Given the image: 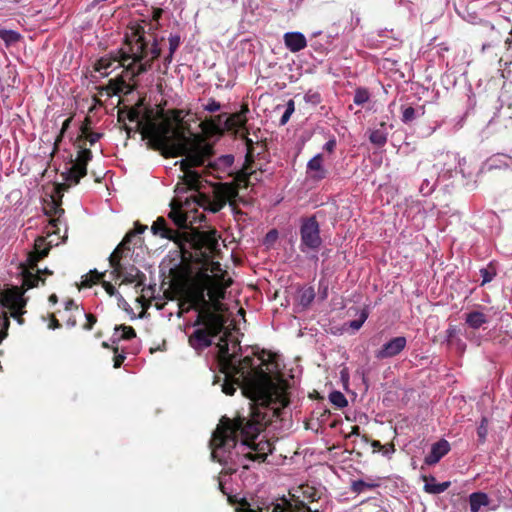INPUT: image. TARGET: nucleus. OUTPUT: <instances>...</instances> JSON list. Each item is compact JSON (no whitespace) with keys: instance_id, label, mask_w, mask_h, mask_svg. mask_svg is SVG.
Returning a JSON list of instances; mask_svg holds the SVG:
<instances>
[{"instance_id":"1","label":"nucleus","mask_w":512,"mask_h":512,"mask_svg":"<svg viewBox=\"0 0 512 512\" xmlns=\"http://www.w3.org/2000/svg\"><path fill=\"white\" fill-rule=\"evenodd\" d=\"M284 407L280 403L272 404L269 408L252 407L245 412H237L234 418L222 416L216 429L213 431L210 448L214 460L222 465L235 463L233 449L237 448L238 439L240 447L249 449L243 458L250 461L264 462L271 453V444L268 441L255 443V439L269 425L273 418H279Z\"/></svg>"},{"instance_id":"2","label":"nucleus","mask_w":512,"mask_h":512,"mask_svg":"<svg viewBox=\"0 0 512 512\" xmlns=\"http://www.w3.org/2000/svg\"><path fill=\"white\" fill-rule=\"evenodd\" d=\"M218 348V365L225 375L223 393L232 396L237 387L241 388L242 394L250 400L248 409L256 406L269 408L270 405L277 403L282 407L289 405L290 400L284 388L264 369L268 366V360L264 358L265 351L258 357L260 364L255 365L252 356L240 359L237 353H230L226 340L221 339Z\"/></svg>"},{"instance_id":"3","label":"nucleus","mask_w":512,"mask_h":512,"mask_svg":"<svg viewBox=\"0 0 512 512\" xmlns=\"http://www.w3.org/2000/svg\"><path fill=\"white\" fill-rule=\"evenodd\" d=\"M161 55L157 37L153 33L147 35L145 27L141 23H131L127 27L124 42L121 48L109 56L101 57L94 65L97 72L108 75L107 70L118 63L122 67V75L110 79L101 90L106 91L107 96L120 93L129 94L137 89V84H130L126 79L134 80L137 76L151 70L153 63Z\"/></svg>"},{"instance_id":"4","label":"nucleus","mask_w":512,"mask_h":512,"mask_svg":"<svg viewBox=\"0 0 512 512\" xmlns=\"http://www.w3.org/2000/svg\"><path fill=\"white\" fill-rule=\"evenodd\" d=\"M138 131L143 139H147L149 148L160 151L164 157H172L178 151L186 133L174 129L169 118H166L163 109L154 113L153 109L146 108L143 120L138 121Z\"/></svg>"},{"instance_id":"5","label":"nucleus","mask_w":512,"mask_h":512,"mask_svg":"<svg viewBox=\"0 0 512 512\" xmlns=\"http://www.w3.org/2000/svg\"><path fill=\"white\" fill-rule=\"evenodd\" d=\"M170 206L171 211L168 217L178 229L169 227L164 217H158L152 224L151 231L156 236L173 241L183 249L185 242L189 241V235L186 232H180L179 229H188L192 224L191 222L188 224V208L185 206V202L183 203L180 199L172 200Z\"/></svg>"},{"instance_id":"6","label":"nucleus","mask_w":512,"mask_h":512,"mask_svg":"<svg viewBox=\"0 0 512 512\" xmlns=\"http://www.w3.org/2000/svg\"><path fill=\"white\" fill-rule=\"evenodd\" d=\"M225 324L226 317L222 313L197 314L193 326L198 328L189 336V345L198 352L210 347L213 338L223 331Z\"/></svg>"},{"instance_id":"7","label":"nucleus","mask_w":512,"mask_h":512,"mask_svg":"<svg viewBox=\"0 0 512 512\" xmlns=\"http://www.w3.org/2000/svg\"><path fill=\"white\" fill-rule=\"evenodd\" d=\"M211 279L212 275L202 272L194 281L183 288L179 299V306L187 305V308H183L185 312L195 310L197 314H202L203 312L218 313L212 310V305L206 299V291Z\"/></svg>"},{"instance_id":"8","label":"nucleus","mask_w":512,"mask_h":512,"mask_svg":"<svg viewBox=\"0 0 512 512\" xmlns=\"http://www.w3.org/2000/svg\"><path fill=\"white\" fill-rule=\"evenodd\" d=\"M178 151L172 153V157L185 156L186 158L180 161L181 169L185 171L191 170L192 167H199L204 165L206 159L212 155V147L205 143L202 138L196 133L185 135L182 139V144L178 145Z\"/></svg>"},{"instance_id":"9","label":"nucleus","mask_w":512,"mask_h":512,"mask_svg":"<svg viewBox=\"0 0 512 512\" xmlns=\"http://www.w3.org/2000/svg\"><path fill=\"white\" fill-rule=\"evenodd\" d=\"M182 182L178 183L175 191L177 193L184 192L186 190H193L196 192L193 196L185 200V206L190 207L191 202L196 203L198 206L208 210V204H210V197L206 194L200 193L201 188V176L198 172L193 170L185 171L181 177Z\"/></svg>"},{"instance_id":"10","label":"nucleus","mask_w":512,"mask_h":512,"mask_svg":"<svg viewBox=\"0 0 512 512\" xmlns=\"http://www.w3.org/2000/svg\"><path fill=\"white\" fill-rule=\"evenodd\" d=\"M242 512H319L318 509H311L307 504L303 501L295 499L293 501L282 497L277 499L275 502H271L270 504L259 508L258 511H255L250 508L249 503L246 500L241 502Z\"/></svg>"},{"instance_id":"11","label":"nucleus","mask_w":512,"mask_h":512,"mask_svg":"<svg viewBox=\"0 0 512 512\" xmlns=\"http://www.w3.org/2000/svg\"><path fill=\"white\" fill-rule=\"evenodd\" d=\"M78 155L73 165L62 176L68 185L60 184L59 189H67L71 184L77 185L80 180L87 175V165L92 160V151L84 144L78 143Z\"/></svg>"},{"instance_id":"12","label":"nucleus","mask_w":512,"mask_h":512,"mask_svg":"<svg viewBox=\"0 0 512 512\" xmlns=\"http://www.w3.org/2000/svg\"><path fill=\"white\" fill-rule=\"evenodd\" d=\"M238 196V187L234 183H220L214 190L213 198L210 199L208 210L213 213L219 212L227 203L234 206V200Z\"/></svg>"},{"instance_id":"13","label":"nucleus","mask_w":512,"mask_h":512,"mask_svg":"<svg viewBox=\"0 0 512 512\" xmlns=\"http://www.w3.org/2000/svg\"><path fill=\"white\" fill-rule=\"evenodd\" d=\"M301 245L311 250H317L321 244L320 228L315 216L302 221L300 228Z\"/></svg>"},{"instance_id":"14","label":"nucleus","mask_w":512,"mask_h":512,"mask_svg":"<svg viewBox=\"0 0 512 512\" xmlns=\"http://www.w3.org/2000/svg\"><path fill=\"white\" fill-rule=\"evenodd\" d=\"M252 164L253 160L251 159V155L247 154L245 165L235 173L234 180L231 182L238 187V191L248 188L250 185H253L254 182L261 180L258 172L252 169Z\"/></svg>"},{"instance_id":"15","label":"nucleus","mask_w":512,"mask_h":512,"mask_svg":"<svg viewBox=\"0 0 512 512\" xmlns=\"http://www.w3.org/2000/svg\"><path fill=\"white\" fill-rule=\"evenodd\" d=\"M223 275H213L212 279L209 281L208 289L206 291V296L209 297V302L212 305V310H215L219 313L222 311L221 300L225 297V290L227 285L223 284Z\"/></svg>"},{"instance_id":"16","label":"nucleus","mask_w":512,"mask_h":512,"mask_svg":"<svg viewBox=\"0 0 512 512\" xmlns=\"http://www.w3.org/2000/svg\"><path fill=\"white\" fill-rule=\"evenodd\" d=\"M50 251V246L47 245L44 237H37L34 243V249L27 254L25 262L20 263L19 267L29 269H37V264L40 260L44 259Z\"/></svg>"},{"instance_id":"17","label":"nucleus","mask_w":512,"mask_h":512,"mask_svg":"<svg viewBox=\"0 0 512 512\" xmlns=\"http://www.w3.org/2000/svg\"><path fill=\"white\" fill-rule=\"evenodd\" d=\"M406 345L407 339L404 336L394 337L375 351V358L381 360L395 357L406 348Z\"/></svg>"},{"instance_id":"18","label":"nucleus","mask_w":512,"mask_h":512,"mask_svg":"<svg viewBox=\"0 0 512 512\" xmlns=\"http://www.w3.org/2000/svg\"><path fill=\"white\" fill-rule=\"evenodd\" d=\"M323 155L317 154L311 158L306 166L307 179L320 182L328 176V170L323 165Z\"/></svg>"},{"instance_id":"19","label":"nucleus","mask_w":512,"mask_h":512,"mask_svg":"<svg viewBox=\"0 0 512 512\" xmlns=\"http://www.w3.org/2000/svg\"><path fill=\"white\" fill-rule=\"evenodd\" d=\"M248 111V106L246 104H243L241 106L240 111L235 112L229 116H226V119L224 120V131H232L245 127L247 123L246 114L248 113Z\"/></svg>"},{"instance_id":"20","label":"nucleus","mask_w":512,"mask_h":512,"mask_svg":"<svg viewBox=\"0 0 512 512\" xmlns=\"http://www.w3.org/2000/svg\"><path fill=\"white\" fill-rule=\"evenodd\" d=\"M450 451V444L447 440L441 439L440 441L434 443L431 447V451L428 455H426L424 462L425 464L431 466L440 461L442 457H444Z\"/></svg>"},{"instance_id":"21","label":"nucleus","mask_w":512,"mask_h":512,"mask_svg":"<svg viewBox=\"0 0 512 512\" xmlns=\"http://www.w3.org/2000/svg\"><path fill=\"white\" fill-rule=\"evenodd\" d=\"M19 270L22 277V286L20 287L25 289V292L28 289L37 287L39 282L45 284V279L41 278L39 269H36V273L33 272L35 269H29L25 267H19Z\"/></svg>"},{"instance_id":"22","label":"nucleus","mask_w":512,"mask_h":512,"mask_svg":"<svg viewBox=\"0 0 512 512\" xmlns=\"http://www.w3.org/2000/svg\"><path fill=\"white\" fill-rule=\"evenodd\" d=\"M283 38L286 48L293 53L299 52L307 46V40L301 32H287Z\"/></svg>"},{"instance_id":"23","label":"nucleus","mask_w":512,"mask_h":512,"mask_svg":"<svg viewBox=\"0 0 512 512\" xmlns=\"http://www.w3.org/2000/svg\"><path fill=\"white\" fill-rule=\"evenodd\" d=\"M146 281V275L141 272L138 268L135 266H131L129 270H124L123 280L122 283L125 284H132L135 283L136 287L142 286L145 284Z\"/></svg>"},{"instance_id":"24","label":"nucleus","mask_w":512,"mask_h":512,"mask_svg":"<svg viewBox=\"0 0 512 512\" xmlns=\"http://www.w3.org/2000/svg\"><path fill=\"white\" fill-rule=\"evenodd\" d=\"M490 503L488 495L484 492H474L469 496V505L471 512H479L481 507Z\"/></svg>"},{"instance_id":"25","label":"nucleus","mask_w":512,"mask_h":512,"mask_svg":"<svg viewBox=\"0 0 512 512\" xmlns=\"http://www.w3.org/2000/svg\"><path fill=\"white\" fill-rule=\"evenodd\" d=\"M183 113V110L172 109L169 111L170 117L168 118L170 119L171 123L174 122L176 124L177 127L175 129H179L181 131H184L186 135H190V133H192L190 130V125L184 122Z\"/></svg>"},{"instance_id":"26","label":"nucleus","mask_w":512,"mask_h":512,"mask_svg":"<svg viewBox=\"0 0 512 512\" xmlns=\"http://www.w3.org/2000/svg\"><path fill=\"white\" fill-rule=\"evenodd\" d=\"M466 324L473 328L479 329L482 325L488 322L487 316L480 311H472L465 315Z\"/></svg>"},{"instance_id":"27","label":"nucleus","mask_w":512,"mask_h":512,"mask_svg":"<svg viewBox=\"0 0 512 512\" xmlns=\"http://www.w3.org/2000/svg\"><path fill=\"white\" fill-rule=\"evenodd\" d=\"M380 126L381 128L372 130L369 135L370 142L378 147L384 146L387 142V133L385 132L384 129L385 123L382 122Z\"/></svg>"},{"instance_id":"28","label":"nucleus","mask_w":512,"mask_h":512,"mask_svg":"<svg viewBox=\"0 0 512 512\" xmlns=\"http://www.w3.org/2000/svg\"><path fill=\"white\" fill-rule=\"evenodd\" d=\"M105 273H100L96 269L90 270L85 276H83V280L81 282L82 287L90 288L97 283H101Z\"/></svg>"},{"instance_id":"29","label":"nucleus","mask_w":512,"mask_h":512,"mask_svg":"<svg viewBox=\"0 0 512 512\" xmlns=\"http://www.w3.org/2000/svg\"><path fill=\"white\" fill-rule=\"evenodd\" d=\"M479 272L482 276L481 286L491 282L497 275V271L493 263H489L487 267L481 268Z\"/></svg>"},{"instance_id":"30","label":"nucleus","mask_w":512,"mask_h":512,"mask_svg":"<svg viewBox=\"0 0 512 512\" xmlns=\"http://www.w3.org/2000/svg\"><path fill=\"white\" fill-rule=\"evenodd\" d=\"M376 487H378V483L356 480L352 482L351 490L352 492L359 494L364 492L365 490L374 489Z\"/></svg>"},{"instance_id":"31","label":"nucleus","mask_w":512,"mask_h":512,"mask_svg":"<svg viewBox=\"0 0 512 512\" xmlns=\"http://www.w3.org/2000/svg\"><path fill=\"white\" fill-rule=\"evenodd\" d=\"M330 402L337 408H344L348 402L344 394L340 391H333L329 395Z\"/></svg>"},{"instance_id":"32","label":"nucleus","mask_w":512,"mask_h":512,"mask_svg":"<svg viewBox=\"0 0 512 512\" xmlns=\"http://www.w3.org/2000/svg\"><path fill=\"white\" fill-rule=\"evenodd\" d=\"M315 298V291L313 287L305 288L300 293V304L304 307L309 306Z\"/></svg>"},{"instance_id":"33","label":"nucleus","mask_w":512,"mask_h":512,"mask_svg":"<svg viewBox=\"0 0 512 512\" xmlns=\"http://www.w3.org/2000/svg\"><path fill=\"white\" fill-rule=\"evenodd\" d=\"M450 486V482H442L437 484L426 483L424 489L428 493L440 494L446 491Z\"/></svg>"},{"instance_id":"34","label":"nucleus","mask_w":512,"mask_h":512,"mask_svg":"<svg viewBox=\"0 0 512 512\" xmlns=\"http://www.w3.org/2000/svg\"><path fill=\"white\" fill-rule=\"evenodd\" d=\"M0 343L8 336V329L10 326V319L7 312H3L0 316Z\"/></svg>"},{"instance_id":"35","label":"nucleus","mask_w":512,"mask_h":512,"mask_svg":"<svg viewBox=\"0 0 512 512\" xmlns=\"http://www.w3.org/2000/svg\"><path fill=\"white\" fill-rule=\"evenodd\" d=\"M370 98L369 92L365 88H357L354 95V103L357 105L365 104Z\"/></svg>"},{"instance_id":"36","label":"nucleus","mask_w":512,"mask_h":512,"mask_svg":"<svg viewBox=\"0 0 512 512\" xmlns=\"http://www.w3.org/2000/svg\"><path fill=\"white\" fill-rule=\"evenodd\" d=\"M115 330L122 331L121 339L130 340V339L136 337V331L132 326H127V325L122 324V325L116 326Z\"/></svg>"},{"instance_id":"37","label":"nucleus","mask_w":512,"mask_h":512,"mask_svg":"<svg viewBox=\"0 0 512 512\" xmlns=\"http://www.w3.org/2000/svg\"><path fill=\"white\" fill-rule=\"evenodd\" d=\"M201 127L203 130H209L213 133H223L224 132V127L219 128V124L217 122H215V120H212L211 118L203 121L201 123Z\"/></svg>"},{"instance_id":"38","label":"nucleus","mask_w":512,"mask_h":512,"mask_svg":"<svg viewBox=\"0 0 512 512\" xmlns=\"http://www.w3.org/2000/svg\"><path fill=\"white\" fill-rule=\"evenodd\" d=\"M0 38L6 43H12L19 40L20 35L12 30L0 29Z\"/></svg>"},{"instance_id":"39","label":"nucleus","mask_w":512,"mask_h":512,"mask_svg":"<svg viewBox=\"0 0 512 512\" xmlns=\"http://www.w3.org/2000/svg\"><path fill=\"white\" fill-rule=\"evenodd\" d=\"M122 258H123V250H120V248H115L114 251L109 256L110 266L122 265V263H121Z\"/></svg>"},{"instance_id":"40","label":"nucleus","mask_w":512,"mask_h":512,"mask_svg":"<svg viewBox=\"0 0 512 512\" xmlns=\"http://www.w3.org/2000/svg\"><path fill=\"white\" fill-rule=\"evenodd\" d=\"M125 110H126L127 119L130 122L136 121L138 123V121H142L143 120V117L140 119L141 111L138 110L137 108H134L133 106L132 107H125Z\"/></svg>"},{"instance_id":"41","label":"nucleus","mask_w":512,"mask_h":512,"mask_svg":"<svg viewBox=\"0 0 512 512\" xmlns=\"http://www.w3.org/2000/svg\"><path fill=\"white\" fill-rule=\"evenodd\" d=\"M416 118V110L411 107V106H408V107H405L402 111V118L401 120L404 122V123H410L412 122L413 120H415Z\"/></svg>"},{"instance_id":"42","label":"nucleus","mask_w":512,"mask_h":512,"mask_svg":"<svg viewBox=\"0 0 512 512\" xmlns=\"http://www.w3.org/2000/svg\"><path fill=\"white\" fill-rule=\"evenodd\" d=\"M488 434L487 420L483 418L480 425L477 428V435L480 443H484Z\"/></svg>"},{"instance_id":"43","label":"nucleus","mask_w":512,"mask_h":512,"mask_svg":"<svg viewBox=\"0 0 512 512\" xmlns=\"http://www.w3.org/2000/svg\"><path fill=\"white\" fill-rule=\"evenodd\" d=\"M113 349V352H114V357H113V366L114 368H120L121 365L123 364L124 360L126 359V355L124 352L122 353H119L118 352V347H112Z\"/></svg>"},{"instance_id":"44","label":"nucleus","mask_w":512,"mask_h":512,"mask_svg":"<svg viewBox=\"0 0 512 512\" xmlns=\"http://www.w3.org/2000/svg\"><path fill=\"white\" fill-rule=\"evenodd\" d=\"M25 307H17L15 309H10V316L13 317L20 325L24 323L23 314L26 312L24 310Z\"/></svg>"},{"instance_id":"45","label":"nucleus","mask_w":512,"mask_h":512,"mask_svg":"<svg viewBox=\"0 0 512 512\" xmlns=\"http://www.w3.org/2000/svg\"><path fill=\"white\" fill-rule=\"evenodd\" d=\"M168 40H169V52H171V54H174L175 51L180 46V43H181L180 36L179 35H171Z\"/></svg>"},{"instance_id":"46","label":"nucleus","mask_w":512,"mask_h":512,"mask_svg":"<svg viewBox=\"0 0 512 512\" xmlns=\"http://www.w3.org/2000/svg\"><path fill=\"white\" fill-rule=\"evenodd\" d=\"M91 123V120L90 118H86L85 119V122L82 124L81 126V135L77 138V143H80L83 141L84 137L88 134V133H91L90 131V125Z\"/></svg>"},{"instance_id":"47","label":"nucleus","mask_w":512,"mask_h":512,"mask_svg":"<svg viewBox=\"0 0 512 512\" xmlns=\"http://www.w3.org/2000/svg\"><path fill=\"white\" fill-rule=\"evenodd\" d=\"M204 109L208 112H217L221 109V105L215 99L210 98L208 104L204 106Z\"/></svg>"},{"instance_id":"48","label":"nucleus","mask_w":512,"mask_h":512,"mask_svg":"<svg viewBox=\"0 0 512 512\" xmlns=\"http://www.w3.org/2000/svg\"><path fill=\"white\" fill-rule=\"evenodd\" d=\"M84 315L86 317V323L84 324L83 328L85 330H91L95 323L97 322V318L95 315L91 313H84Z\"/></svg>"},{"instance_id":"49","label":"nucleus","mask_w":512,"mask_h":512,"mask_svg":"<svg viewBox=\"0 0 512 512\" xmlns=\"http://www.w3.org/2000/svg\"><path fill=\"white\" fill-rule=\"evenodd\" d=\"M103 136L102 133H98V132H91V133H88L84 139L86 141L89 142V144L92 146L94 145L101 137Z\"/></svg>"},{"instance_id":"50","label":"nucleus","mask_w":512,"mask_h":512,"mask_svg":"<svg viewBox=\"0 0 512 512\" xmlns=\"http://www.w3.org/2000/svg\"><path fill=\"white\" fill-rule=\"evenodd\" d=\"M112 267V271H111V276L114 280H117V279H120L121 277H123L124 275V266L123 265H120V266H111Z\"/></svg>"},{"instance_id":"51","label":"nucleus","mask_w":512,"mask_h":512,"mask_svg":"<svg viewBox=\"0 0 512 512\" xmlns=\"http://www.w3.org/2000/svg\"><path fill=\"white\" fill-rule=\"evenodd\" d=\"M101 284L109 296L117 294L116 288L110 282L102 280Z\"/></svg>"},{"instance_id":"52","label":"nucleus","mask_w":512,"mask_h":512,"mask_svg":"<svg viewBox=\"0 0 512 512\" xmlns=\"http://www.w3.org/2000/svg\"><path fill=\"white\" fill-rule=\"evenodd\" d=\"M335 148H336V139L334 137L329 139L324 145V150L329 153H333Z\"/></svg>"},{"instance_id":"53","label":"nucleus","mask_w":512,"mask_h":512,"mask_svg":"<svg viewBox=\"0 0 512 512\" xmlns=\"http://www.w3.org/2000/svg\"><path fill=\"white\" fill-rule=\"evenodd\" d=\"M203 240L209 249H214L217 245L216 239L208 235H205Z\"/></svg>"},{"instance_id":"54","label":"nucleus","mask_w":512,"mask_h":512,"mask_svg":"<svg viewBox=\"0 0 512 512\" xmlns=\"http://www.w3.org/2000/svg\"><path fill=\"white\" fill-rule=\"evenodd\" d=\"M48 327L53 330L61 327L59 320L55 317L54 314L51 315V319H50V323H49Z\"/></svg>"},{"instance_id":"55","label":"nucleus","mask_w":512,"mask_h":512,"mask_svg":"<svg viewBox=\"0 0 512 512\" xmlns=\"http://www.w3.org/2000/svg\"><path fill=\"white\" fill-rule=\"evenodd\" d=\"M163 9L161 8H154L152 11V21L158 22L159 19L162 17Z\"/></svg>"},{"instance_id":"56","label":"nucleus","mask_w":512,"mask_h":512,"mask_svg":"<svg viewBox=\"0 0 512 512\" xmlns=\"http://www.w3.org/2000/svg\"><path fill=\"white\" fill-rule=\"evenodd\" d=\"M65 309L67 311H70L71 309H75L79 314H81V311L78 309V306L76 305V303L72 299H69L66 302Z\"/></svg>"},{"instance_id":"57","label":"nucleus","mask_w":512,"mask_h":512,"mask_svg":"<svg viewBox=\"0 0 512 512\" xmlns=\"http://www.w3.org/2000/svg\"><path fill=\"white\" fill-rule=\"evenodd\" d=\"M63 137L64 134L60 131L54 142L53 153H56L59 150V144L62 142Z\"/></svg>"},{"instance_id":"58","label":"nucleus","mask_w":512,"mask_h":512,"mask_svg":"<svg viewBox=\"0 0 512 512\" xmlns=\"http://www.w3.org/2000/svg\"><path fill=\"white\" fill-rule=\"evenodd\" d=\"M135 237V232H128L124 238L122 239V245L124 244H130L132 242V239Z\"/></svg>"},{"instance_id":"59","label":"nucleus","mask_w":512,"mask_h":512,"mask_svg":"<svg viewBox=\"0 0 512 512\" xmlns=\"http://www.w3.org/2000/svg\"><path fill=\"white\" fill-rule=\"evenodd\" d=\"M77 324L76 316H69L65 321V325L69 328L75 327Z\"/></svg>"},{"instance_id":"60","label":"nucleus","mask_w":512,"mask_h":512,"mask_svg":"<svg viewBox=\"0 0 512 512\" xmlns=\"http://www.w3.org/2000/svg\"><path fill=\"white\" fill-rule=\"evenodd\" d=\"M147 229V226L142 225L140 223H135V229L132 232H135V236L137 234H142Z\"/></svg>"},{"instance_id":"61","label":"nucleus","mask_w":512,"mask_h":512,"mask_svg":"<svg viewBox=\"0 0 512 512\" xmlns=\"http://www.w3.org/2000/svg\"><path fill=\"white\" fill-rule=\"evenodd\" d=\"M126 119H127V116H126L125 108L119 109V111H118V122L124 124Z\"/></svg>"},{"instance_id":"62","label":"nucleus","mask_w":512,"mask_h":512,"mask_svg":"<svg viewBox=\"0 0 512 512\" xmlns=\"http://www.w3.org/2000/svg\"><path fill=\"white\" fill-rule=\"evenodd\" d=\"M363 323H364L363 319L353 320L350 323V327L355 329V330H358V329H360L362 327Z\"/></svg>"},{"instance_id":"63","label":"nucleus","mask_w":512,"mask_h":512,"mask_svg":"<svg viewBox=\"0 0 512 512\" xmlns=\"http://www.w3.org/2000/svg\"><path fill=\"white\" fill-rule=\"evenodd\" d=\"M71 121H72V117H69V118H67V119L63 122L62 127H61V129H60V131L62 132V134H65V132L68 130V128L70 127Z\"/></svg>"},{"instance_id":"64","label":"nucleus","mask_w":512,"mask_h":512,"mask_svg":"<svg viewBox=\"0 0 512 512\" xmlns=\"http://www.w3.org/2000/svg\"><path fill=\"white\" fill-rule=\"evenodd\" d=\"M222 160L225 165L231 166L234 161V157L232 155H226L222 157Z\"/></svg>"}]
</instances>
